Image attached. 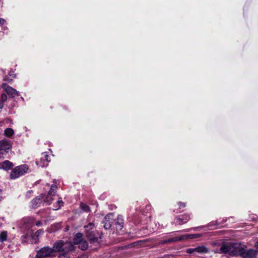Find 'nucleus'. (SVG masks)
Returning <instances> with one entry per match:
<instances>
[{"instance_id":"nucleus-1","label":"nucleus","mask_w":258,"mask_h":258,"mask_svg":"<svg viewBox=\"0 0 258 258\" xmlns=\"http://www.w3.org/2000/svg\"><path fill=\"white\" fill-rule=\"evenodd\" d=\"M52 248L53 251H70L74 249V246L71 242L59 240L53 244Z\"/></svg>"},{"instance_id":"nucleus-2","label":"nucleus","mask_w":258,"mask_h":258,"mask_svg":"<svg viewBox=\"0 0 258 258\" xmlns=\"http://www.w3.org/2000/svg\"><path fill=\"white\" fill-rule=\"evenodd\" d=\"M29 169L27 165L23 164L16 167L11 172L10 178L15 179L27 173Z\"/></svg>"},{"instance_id":"nucleus-3","label":"nucleus","mask_w":258,"mask_h":258,"mask_svg":"<svg viewBox=\"0 0 258 258\" xmlns=\"http://www.w3.org/2000/svg\"><path fill=\"white\" fill-rule=\"evenodd\" d=\"M201 234H184L180 236H176L173 238H169L167 240H163L162 241V244H165L167 243L174 242L179 241H181L187 239H195L200 237Z\"/></svg>"},{"instance_id":"nucleus-4","label":"nucleus","mask_w":258,"mask_h":258,"mask_svg":"<svg viewBox=\"0 0 258 258\" xmlns=\"http://www.w3.org/2000/svg\"><path fill=\"white\" fill-rule=\"evenodd\" d=\"M94 227V223H90L89 224L85 226L86 232L87 236L90 239L91 242H98L99 240L101 238V236L98 234V236H95L94 231H91Z\"/></svg>"},{"instance_id":"nucleus-5","label":"nucleus","mask_w":258,"mask_h":258,"mask_svg":"<svg viewBox=\"0 0 258 258\" xmlns=\"http://www.w3.org/2000/svg\"><path fill=\"white\" fill-rule=\"evenodd\" d=\"M11 145L8 140L0 141V158H3L11 150Z\"/></svg>"},{"instance_id":"nucleus-6","label":"nucleus","mask_w":258,"mask_h":258,"mask_svg":"<svg viewBox=\"0 0 258 258\" xmlns=\"http://www.w3.org/2000/svg\"><path fill=\"white\" fill-rule=\"evenodd\" d=\"M209 249L204 245L198 246L195 248H189L186 249V252L196 255L198 253L206 254L209 252Z\"/></svg>"},{"instance_id":"nucleus-7","label":"nucleus","mask_w":258,"mask_h":258,"mask_svg":"<svg viewBox=\"0 0 258 258\" xmlns=\"http://www.w3.org/2000/svg\"><path fill=\"white\" fill-rule=\"evenodd\" d=\"M53 252V249L48 246H44L37 251V258H45L50 256Z\"/></svg>"},{"instance_id":"nucleus-8","label":"nucleus","mask_w":258,"mask_h":258,"mask_svg":"<svg viewBox=\"0 0 258 258\" xmlns=\"http://www.w3.org/2000/svg\"><path fill=\"white\" fill-rule=\"evenodd\" d=\"M245 245L240 243L231 242V255H241Z\"/></svg>"},{"instance_id":"nucleus-9","label":"nucleus","mask_w":258,"mask_h":258,"mask_svg":"<svg viewBox=\"0 0 258 258\" xmlns=\"http://www.w3.org/2000/svg\"><path fill=\"white\" fill-rule=\"evenodd\" d=\"M258 251L252 249H247L246 246H244L243 251L241 253L242 258H256Z\"/></svg>"},{"instance_id":"nucleus-10","label":"nucleus","mask_w":258,"mask_h":258,"mask_svg":"<svg viewBox=\"0 0 258 258\" xmlns=\"http://www.w3.org/2000/svg\"><path fill=\"white\" fill-rule=\"evenodd\" d=\"M33 220L31 218L23 219L20 222L19 227L23 230H28L33 225Z\"/></svg>"},{"instance_id":"nucleus-11","label":"nucleus","mask_w":258,"mask_h":258,"mask_svg":"<svg viewBox=\"0 0 258 258\" xmlns=\"http://www.w3.org/2000/svg\"><path fill=\"white\" fill-rule=\"evenodd\" d=\"M2 87L8 95H11L13 97L19 96V93L16 90L6 83H3Z\"/></svg>"},{"instance_id":"nucleus-12","label":"nucleus","mask_w":258,"mask_h":258,"mask_svg":"<svg viewBox=\"0 0 258 258\" xmlns=\"http://www.w3.org/2000/svg\"><path fill=\"white\" fill-rule=\"evenodd\" d=\"M42 155L43 157L40 159V161H36L37 165L41 167L47 166L48 162L50 161L49 156L46 153H43Z\"/></svg>"},{"instance_id":"nucleus-13","label":"nucleus","mask_w":258,"mask_h":258,"mask_svg":"<svg viewBox=\"0 0 258 258\" xmlns=\"http://www.w3.org/2000/svg\"><path fill=\"white\" fill-rule=\"evenodd\" d=\"M113 223V215L109 214L105 216L103 221L104 227L106 229H109Z\"/></svg>"},{"instance_id":"nucleus-14","label":"nucleus","mask_w":258,"mask_h":258,"mask_svg":"<svg viewBox=\"0 0 258 258\" xmlns=\"http://www.w3.org/2000/svg\"><path fill=\"white\" fill-rule=\"evenodd\" d=\"M189 219V216L187 215H181L176 218L175 222L176 224L181 225L186 223Z\"/></svg>"},{"instance_id":"nucleus-15","label":"nucleus","mask_w":258,"mask_h":258,"mask_svg":"<svg viewBox=\"0 0 258 258\" xmlns=\"http://www.w3.org/2000/svg\"><path fill=\"white\" fill-rule=\"evenodd\" d=\"M231 242L229 244H223L220 247V253H229L231 255Z\"/></svg>"},{"instance_id":"nucleus-16","label":"nucleus","mask_w":258,"mask_h":258,"mask_svg":"<svg viewBox=\"0 0 258 258\" xmlns=\"http://www.w3.org/2000/svg\"><path fill=\"white\" fill-rule=\"evenodd\" d=\"M13 166V164L8 160H5L3 162L0 163V169L5 170H9Z\"/></svg>"},{"instance_id":"nucleus-17","label":"nucleus","mask_w":258,"mask_h":258,"mask_svg":"<svg viewBox=\"0 0 258 258\" xmlns=\"http://www.w3.org/2000/svg\"><path fill=\"white\" fill-rule=\"evenodd\" d=\"M84 239L83 234L81 233H77L74 238V242L75 244L78 245Z\"/></svg>"},{"instance_id":"nucleus-18","label":"nucleus","mask_w":258,"mask_h":258,"mask_svg":"<svg viewBox=\"0 0 258 258\" xmlns=\"http://www.w3.org/2000/svg\"><path fill=\"white\" fill-rule=\"evenodd\" d=\"M53 183L54 184L51 185L50 189L48 192V195L50 196H54L56 193V189L57 188V186L55 185V184L56 183V179H54L53 180Z\"/></svg>"},{"instance_id":"nucleus-19","label":"nucleus","mask_w":258,"mask_h":258,"mask_svg":"<svg viewBox=\"0 0 258 258\" xmlns=\"http://www.w3.org/2000/svg\"><path fill=\"white\" fill-rule=\"evenodd\" d=\"M41 204V200L40 199H35L33 200L31 202V206L32 208H36L39 206Z\"/></svg>"},{"instance_id":"nucleus-20","label":"nucleus","mask_w":258,"mask_h":258,"mask_svg":"<svg viewBox=\"0 0 258 258\" xmlns=\"http://www.w3.org/2000/svg\"><path fill=\"white\" fill-rule=\"evenodd\" d=\"M8 232L6 231H2L0 233V242H3L7 240Z\"/></svg>"},{"instance_id":"nucleus-21","label":"nucleus","mask_w":258,"mask_h":258,"mask_svg":"<svg viewBox=\"0 0 258 258\" xmlns=\"http://www.w3.org/2000/svg\"><path fill=\"white\" fill-rule=\"evenodd\" d=\"M78 245L79 247L83 250H86L88 247V243L85 240H83Z\"/></svg>"},{"instance_id":"nucleus-22","label":"nucleus","mask_w":258,"mask_h":258,"mask_svg":"<svg viewBox=\"0 0 258 258\" xmlns=\"http://www.w3.org/2000/svg\"><path fill=\"white\" fill-rule=\"evenodd\" d=\"M9 75L10 77H12V78L9 79L8 76H6L4 78V81L10 82L12 81L13 78H14L16 77V75L14 74V72L13 71L10 72L9 73Z\"/></svg>"},{"instance_id":"nucleus-23","label":"nucleus","mask_w":258,"mask_h":258,"mask_svg":"<svg viewBox=\"0 0 258 258\" xmlns=\"http://www.w3.org/2000/svg\"><path fill=\"white\" fill-rule=\"evenodd\" d=\"M43 233V231L42 230H38L35 233V235L33 236L32 242L33 243H36L38 241L37 239H35V237H38L39 235H42Z\"/></svg>"},{"instance_id":"nucleus-24","label":"nucleus","mask_w":258,"mask_h":258,"mask_svg":"<svg viewBox=\"0 0 258 258\" xmlns=\"http://www.w3.org/2000/svg\"><path fill=\"white\" fill-rule=\"evenodd\" d=\"M14 133V130L11 128H7L5 130V135L7 137H11Z\"/></svg>"},{"instance_id":"nucleus-25","label":"nucleus","mask_w":258,"mask_h":258,"mask_svg":"<svg viewBox=\"0 0 258 258\" xmlns=\"http://www.w3.org/2000/svg\"><path fill=\"white\" fill-rule=\"evenodd\" d=\"M63 202L62 200H58L54 206L53 209L54 210L59 209L63 205Z\"/></svg>"},{"instance_id":"nucleus-26","label":"nucleus","mask_w":258,"mask_h":258,"mask_svg":"<svg viewBox=\"0 0 258 258\" xmlns=\"http://www.w3.org/2000/svg\"><path fill=\"white\" fill-rule=\"evenodd\" d=\"M80 207L81 209L84 212H88L90 211V208L89 206L85 204L81 203L80 205Z\"/></svg>"},{"instance_id":"nucleus-27","label":"nucleus","mask_w":258,"mask_h":258,"mask_svg":"<svg viewBox=\"0 0 258 258\" xmlns=\"http://www.w3.org/2000/svg\"><path fill=\"white\" fill-rule=\"evenodd\" d=\"M52 196H50L48 194V195L47 196V197H46V198L44 200V202L45 203H46L48 205H50L51 204V201L52 200Z\"/></svg>"},{"instance_id":"nucleus-28","label":"nucleus","mask_w":258,"mask_h":258,"mask_svg":"<svg viewBox=\"0 0 258 258\" xmlns=\"http://www.w3.org/2000/svg\"><path fill=\"white\" fill-rule=\"evenodd\" d=\"M63 253L60 254L58 256L59 258H68L69 255L68 252L69 251H62Z\"/></svg>"},{"instance_id":"nucleus-29","label":"nucleus","mask_w":258,"mask_h":258,"mask_svg":"<svg viewBox=\"0 0 258 258\" xmlns=\"http://www.w3.org/2000/svg\"><path fill=\"white\" fill-rule=\"evenodd\" d=\"M7 99V96L5 94H2L1 95V99L2 100V102L5 101Z\"/></svg>"},{"instance_id":"nucleus-30","label":"nucleus","mask_w":258,"mask_h":258,"mask_svg":"<svg viewBox=\"0 0 258 258\" xmlns=\"http://www.w3.org/2000/svg\"><path fill=\"white\" fill-rule=\"evenodd\" d=\"M179 208H184L185 207V204L184 203L179 202L178 204Z\"/></svg>"},{"instance_id":"nucleus-31","label":"nucleus","mask_w":258,"mask_h":258,"mask_svg":"<svg viewBox=\"0 0 258 258\" xmlns=\"http://www.w3.org/2000/svg\"><path fill=\"white\" fill-rule=\"evenodd\" d=\"M6 22V21L2 18H0V24H4Z\"/></svg>"},{"instance_id":"nucleus-32","label":"nucleus","mask_w":258,"mask_h":258,"mask_svg":"<svg viewBox=\"0 0 258 258\" xmlns=\"http://www.w3.org/2000/svg\"><path fill=\"white\" fill-rule=\"evenodd\" d=\"M118 224L119 228H121L122 227L123 225H122V223H120L118 222H117L116 224Z\"/></svg>"},{"instance_id":"nucleus-33","label":"nucleus","mask_w":258,"mask_h":258,"mask_svg":"<svg viewBox=\"0 0 258 258\" xmlns=\"http://www.w3.org/2000/svg\"><path fill=\"white\" fill-rule=\"evenodd\" d=\"M3 0H0V7H3Z\"/></svg>"},{"instance_id":"nucleus-34","label":"nucleus","mask_w":258,"mask_h":258,"mask_svg":"<svg viewBox=\"0 0 258 258\" xmlns=\"http://www.w3.org/2000/svg\"><path fill=\"white\" fill-rule=\"evenodd\" d=\"M3 106V103L2 101H0V109L2 108Z\"/></svg>"},{"instance_id":"nucleus-35","label":"nucleus","mask_w":258,"mask_h":258,"mask_svg":"<svg viewBox=\"0 0 258 258\" xmlns=\"http://www.w3.org/2000/svg\"><path fill=\"white\" fill-rule=\"evenodd\" d=\"M2 190H1V189H0V201L2 200Z\"/></svg>"},{"instance_id":"nucleus-36","label":"nucleus","mask_w":258,"mask_h":258,"mask_svg":"<svg viewBox=\"0 0 258 258\" xmlns=\"http://www.w3.org/2000/svg\"><path fill=\"white\" fill-rule=\"evenodd\" d=\"M41 225V223L40 222H38L36 223V225L39 226Z\"/></svg>"},{"instance_id":"nucleus-37","label":"nucleus","mask_w":258,"mask_h":258,"mask_svg":"<svg viewBox=\"0 0 258 258\" xmlns=\"http://www.w3.org/2000/svg\"><path fill=\"white\" fill-rule=\"evenodd\" d=\"M255 246L258 248V242H256L255 243Z\"/></svg>"},{"instance_id":"nucleus-38","label":"nucleus","mask_w":258,"mask_h":258,"mask_svg":"<svg viewBox=\"0 0 258 258\" xmlns=\"http://www.w3.org/2000/svg\"><path fill=\"white\" fill-rule=\"evenodd\" d=\"M27 237V235H24L22 236V237L24 238H26Z\"/></svg>"}]
</instances>
